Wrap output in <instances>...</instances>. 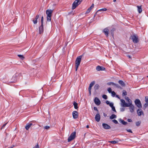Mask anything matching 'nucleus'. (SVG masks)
I'll use <instances>...</instances> for the list:
<instances>
[{"label":"nucleus","mask_w":148,"mask_h":148,"mask_svg":"<svg viewBox=\"0 0 148 148\" xmlns=\"http://www.w3.org/2000/svg\"><path fill=\"white\" fill-rule=\"evenodd\" d=\"M82 1V0H75L73 4L72 9L73 10L75 8L81 3Z\"/></svg>","instance_id":"f257e3e1"},{"label":"nucleus","mask_w":148,"mask_h":148,"mask_svg":"<svg viewBox=\"0 0 148 148\" xmlns=\"http://www.w3.org/2000/svg\"><path fill=\"white\" fill-rule=\"evenodd\" d=\"M76 133L75 132H74L72 133L68 139V141L70 142L72 140L74 139L76 136Z\"/></svg>","instance_id":"f03ea898"},{"label":"nucleus","mask_w":148,"mask_h":148,"mask_svg":"<svg viewBox=\"0 0 148 148\" xmlns=\"http://www.w3.org/2000/svg\"><path fill=\"white\" fill-rule=\"evenodd\" d=\"M134 102L137 107L139 108H142V104L139 99H136L135 100Z\"/></svg>","instance_id":"7ed1b4c3"},{"label":"nucleus","mask_w":148,"mask_h":148,"mask_svg":"<svg viewBox=\"0 0 148 148\" xmlns=\"http://www.w3.org/2000/svg\"><path fill=\"white\" fill-rule=\"evenodd\" d=\"M82 58V56H80L77 58L75 62V65H79L81 62Z\"/></svg>","instance_id":"20e7f679"},{"label":"nucleus","mask_w":148,"mask_h":148,"mask_svg":"<svg viewBox=\"0 0 148 148\" xmlns=\"http://www.w3.org/2000/svg\"><path fill=\"white\" fill-rule=\"evenodd\" d=\"M121 106L123 107H129V106L128 103H127L125 102V101L123 99H121Z\"/></svg>","instance_id":"39448f33"},{"label":"nucleus","mask_w":148,"mask_h":148,"mask_svg":"<svg viewBox=\"0 0 148 148\" xmlns=\"http://www.w3.org/2000/svg\"><path fill=\"white\" fill-rule=\"evenodd\" d=\"M53 10H47L46 11V14L47 16H51Z\"/></svg>","instance_id":"423d86ee"},{"label":"nucleus","mask_w":148,"mask_h":148,"mask_svg":"<svg viewBox=\"0 0 148 148\" xmlns=\"http://www.w3.org/2000/svg\"><path fill=\"white\" fill-rule=\"evenodd\" d=\"M94 101L95 104L97 106H99L101 103V101L97 97L95 98Z\"/></svg>","instance_id":"0eeeda50"},{"label":"nucleus","mask_w":148,"mask_h":148,"mask_svg":"<svg viewBox=\"0 0 148 148\" xmlns=\"http://www.w3.org/2000/svg\"><path fill=\"white\" fill-rule=\"evenodd\" d=\"M129 107V109L130 110V111L132 113L134 112V106L132 104V103L131 104H129L128 105Z\"/></svg>","instance_id":"6e6552de"},{"label":"nucleus","mask_w":148,"mask_h":148,"mask_svg":"<svg viewBox=\"0 0 148 148\" xmlns=\"http://www.w3.org/2000/svg\"><path fill=\"white\" fill-rule=\"evenodd\" d=\"M72 115L74 119H76L78 117V112L76 111H74L72 112Z\"/></svg>","instance_id":"1a4fd4ad"},{"label":"nucleus","mask_w":148,"mask_h":148,"mask_svg":"<svg viewBox=\"0 0 148 148\" xmlns=\"http://www.w3.org/2000/svg\"><path fill=\"white\" fill-rule=\"evenodd\" d=\"M95 120L98 122L100 121V116L99 114V112H98L96 114L95 117Z\"/></svg>","instance_id":"9d476101"},{"label":"nucleus","mask_w":148,"mask_h":148,"mask_svg":"<svg viewBox=\"0 0 148 148\" xmlns=\"http://www.w3.org/2000/svg\"><path fill=\"white\" fill-rule=\"evenodd\" d=\"M109 31V30L106 28L103 29V32L106 36H108Z\"/></svg>","instance_id":"9b49d317"},{"label":"nucleus","mask_w":148,"mask_h":148,"mask_svg":"<svg viewBox=\"0 0 148 148\" xmlns=\"http://www.w3.org/2000/svg\"><path fill=\"white\" fill-rule=\"evenodd\" d=\"M96 69L97 71H99L101 70H104L105 69L103 66H97Z\"/></svg>","instance_id":"f8f14e48"},{"label":"nucleus","mask_w":148,"mask_h":148,"mask_svg":"<svg viewBox=\"0 0 148 148\" xmlns=\"http://www.w3.org/2000/svg\"><path fill=\"white\" fill-rule=\"evenodd\" d=\"M138 109L137 110V112L138 114V115L139 116H140L142 114H143V112L142 111V110L140 109Z\"/></svg>","instance_id":"ddd939ff"},{"label":"nucleus","mask_w":148,"mask_h":148,"mask_svg":"<svg viewBox=\"0 0 148 148\" xmlns=\"http://www.w3.org/2000/svg\"><path fill=\"white\" fill-rule=\"evenodd\" d=\"M102 126L103 127L106 129H110V127L108 125L105 123H103L102 124Z\"/></svg>","instance_id":"4468645a"},{"label":"nucleus","mask_w":148,"mask_h":148,"mask_svg":"<svg viewBox=\"0 0 148 148\" xmlns=\"http://www.w3.org/2000/svg\"><path fill=\"white\" fill-rule=\"evenodd\" d=\"M131 39L132 40L133 42L134 43H137L139 41L138 38H132Z\"/></svg>","instance_id":"2eb2a0df"},{"label":"nucleus","mask_w":148,"mask_h":148,"mask_svg":"<svg viewBox=\"0 0 148 148\" xmlns=\"http://www.w3.org/2000/svg\"><path fill=\"white\" fill-rule=\"evenodd\" d=\"M32 125V124L31 123H29L27 124L25 127V128L27 130H28L29 127Z\"/></svg>","instance_id":"dca6fc26"},{"label":"nucleus","mask_w":148,"mask_h":148,"mask_svg":"<svg viewBox=\"0 0 148 148\" xmlns=\"http://www.w3.org/2000/svg\"><path fill=\"white\" fill-rule=\"evenodd\" d=\"M119 121L120 123H122L123 124L126 125L127 123V122H125L122 119H120L119 120Z\"/></svg>","instance_id":"f3484780"},{"label":"nucleus","mask_w":148,"mask_h":148,"mask_svg":"<svg viewBox=\"0 0 148 148\" xmlns=\"http://www.w3.org/2000/svg\"><path fill=\"white\" fill-rule=\"evenodd\" d=\"M39 17V15H37L36 16V18H35V20L34 19L33 20V21L34 24H36L37 23V20L38 18Z\"/></svg>","instance_id":"a211bd4d"},{"label":"nucleus","mask_w":148,"mask_h":148,"mask_svg":"<svg viewBox=\"0 0 148 148\" xmlns=\"http://www.w3.org/2000/svg\"><path fill=\"white\" fill-rule=\"evenodd\" d=\"M125 99L128 102V103L129 104H131L132 103V100L130 99L128 97H125Z\"/></svg>","instance_id":"6ab92c4d"},{"label":"nucleus","mask_w":148,"mask_h":148,"mask_svg":"<svg viewBox=\"0 0 148 148\" xmlns=\"http://www.w3.org/2000/svg\"><path fill=\"white\" fill-rule=\"evenodd\" d=\"M118 82L122 86H125V83L122 80H119Z\"/></svg>","instance_id":"aec40b11"},{"label":"nucleus","mask_w":148,"mask_h":148,"mask_svg":"<svg viewBox=\"0 0 148 148\" xmlns=\"http://www.w3.org/2000/svg\"><path fill=\"white\" fill-rule=\"evenodd\" d=\"M73 105L74 106V107L75 109H77L78 108V103L75 101L73 102Z\"/></svg>","instance_id":"412c9836"},{"label":"nucleus","mask_w":148,"mask_h":148,"mask_svg":"<svg viewBox=\"0 0 148 148\" xmlns=\"http://www.w3.org/2000/svg\"><path fill=\"white\" fill-rule=\"evenodd\" d=\"M137 7L138 8V11L139 13H140L142 11V10L141 8V6H137Z\"/></svg>","instance_id":"4be33fe9"},{"label":"nucleus","mask_w":148,"mask_h":148,"mask_svg":"<svg viewBox=\"0 0 148 148\" xmlns=\"http://www.w3.org/2000/svg\"><path fill=\"white\" fill-rule=\"evenodd\" d=\"M39 34H41L43 32V27H39Z\"/></svg>","instance_id":"5701e85b"},{"label":"nucleus","mask_w":148,"mask_h":148,"mask_svg":"<svg viewBox=\"0 0 148 148\" xmlns=\"http://www.w3.org/2000/svg\"><path fill=\"white\" fill-rule=\"evenodd\" d=\"M116 118V115L114 114H113L112 115H111L110 118V119H113Z\"/></svg>","instance_id":"b1692460"},{"label":"nucleus","mask_w":148,"mask_h":148,"mask_svg":"<svg viewBox=\"0 0 148 148\" xmlns=\"http://www.w3.org/2000/svg\"><path fill=\"white\" fill-rule=\"evenodd\" d=\"M99 86L98 84H96L94 87V89L95 90H97L99 89Z\"/></svg>","instance_id":"393cba45"},{"label":"nucleus","mask_w":148,"mask_h":148,"mask_svg":"<svg viewBox=\"0 0 148 148\" xmlns=\"http://www.w3.org/2000/svg\"><path fill=\"white\" fill-rule=\"evenodd\" d=\"M115 31V29L114 28H113L110 31V33L111 35V36L113 37L114 36V33L113 32L114 31Z\"/></svg>","instance_id":"a878e982"},{"label":"nucleus","mask_w":148,"mask_h":148,"mask_svg":"<svg viewBox=\"0 0 148 148\" xmlns=\"http://www.w3.org/2000/svg\"><path fill=\"white\" fill-rule=\"evenodd\" d=\"M109 142L110 143L112 144H115L118 143V142L117 141L114 140V141H109Z\"/></svg>","instance_id":"bb28decb"},{"label":"nucleus","mask_w":148,"mask_h":148,"mask_svg":"<svg viewBox=\"0 0 148 148\" xmlns=\"http://www.w3.org/2000/svg\"><path fill=\"white\" fill-rule=\"evenodd\" d=\"M95 83V81H93L89 85V86L92 87L93 86V85H94V84Z\"/></svg>","instance_id":"cd10ccee"},{"label":"nucleus","mask_w":148,"mask_h":148,"mask_svg":"<svg viewBox=\"0 0 148 148\" xmlns=\"http://www.w3.org/2000/svg\"><path fill=\"white\" fill-rule=\"evenodd\" d=\"M18 56L21 59L23 60L24 58V57L23 55H18Z\"/></svg>","instance_id":"c85d7f7f"},{"label":"nucleus","mask_w":148,"mask_h":148,"mask_svg":"<svg viewBox=\"0 0 148 148\" xmlns=\"http://www.w3.org/2000/svg\"><path fill=\"white\" fill-rule=\"evenodd\" d=\"M107 10V9L106 8H102V9H100V10H98V11H97V12H98L99 11H106Z\"/></svg>","instance_id":"c756f323"},{"label":"nucleus","mask_w":148,"mask_h":148,"mask_svg":"<svg viewBox=\"0 0 148 148\" xmlns=\"http://www.w3.org/2000/svg\"><path fill=\"white\" fill-rule=\"evenodd\" d=\"M92 87L89 86L88 88V91L90 95L91 94V90Z\"/></svg>","instance_id":"7c9ffc66"},{"label":"nucleus","mask_w":148,"mask_h":148,"mask_svg":"<svg viewBox=\"0 0 148 148\" xmlns=\"http://www.w3.org/2000/svg\"><path fill=\"white\" fill-rule=\"evenodd\" d=\"M140 123L141 122L140 121H138L136 123V126H139L140 125Z\"/></svg>","instance_id":"2f4dec72"},{"label":"nucleus","mask_w":148,"mask_h":148,"mask_svg":"<svg viewBox=\"0 0 148 148\" xmlns=\"http://www.w3.org/2000/svg\"><path fill=\"white\" fill-rule=\"evenodd\" d=\"M127 95V92L126 90H123V95L126 96Z\"/></svg>","instance_id":"473e14b6"},{"label":"nucleus","mask_w":148,"mask_h":148,"mask_svg":"<svg viewBox=\"0 0 148 148\" xmlns=\"http://www.w3.org/2000/svg\"><path fill=\"white\" fill-rule=\"evenodd\" d=\"M51 16H47V21H50L51 20Z\"/></svg>","instance_id":"72a5a7b5"},{"label":"nucleus","mask_w":148,"mask_h":148,"mask_svg":"<svg viewBox=\"0 0 148 148\" xmlns=\"http://www.w3.org/2000/svg\"><path fill=\"white\" fill-rule=\"evenodd\" d=\"M114 86L116 87V88H121V87L118 84H115Z\"/></svg>","instance_id":"f704fd0d"},{"label":"nucleus","mask_w":148,"mask_h":148,"mask_svg":"<svg viewBox=\"0 0 148 148\" xmlns=\"http://www.w3.org/2000/svg\"><path fill=\"white\" fill-rule=\"evenodd\" d=\"M111 94H112V97H114L115 96V95H116V93L114 91H112L111 92Z\"/></svg>","instance_id":"c9c22d12"},{"label":"nucleus","mask_w":148,"mask_h":148,"mask_svg":"<svg viewBox=\"0 0 148 148\" xmlns=\"http://www.w3.org/2000/svg\"><path fill=\"white\" fill-rule=\"evenodd\" d=\"M148 106V103H145L144 105V108L145 109Z\"/></svg>","instance_id":"e433bc0d"},{"label":"nucleus","mask_w":148,"mask_h":148,"mask_svg":"<svg viewBox=\"0 0 148 148\" xmlns=\"http://www.w3.org/2000/svg\"><path fill=\"white\" fill-rule=\"evenodd\" d=\"M102 97L105 99H107V96L105 95H102Z\"/></svg>","instance_id":"4c0bfd02"},{"label":"nucleus","mask_w":148,"mask_h":148,"mask_svg":"<svg viewBox=\"0 0 148 148\" xmlns=\"http://www.w3.org/2000/svg\"><path fill=\"white\" fill-rule=\"evenodd\" d=\"M112 121L113 122H114L115 124H118V122L116 120H115V119L113 120H112Z\"/></svg>","instance_id":"58836bf2"},{"label":"nucleus","mask_w":148,"mask_h":148,"mask_svg":"<svg viewBox=\"0 0 148 148\" xmlns=\"http://www.w3.org/2000/svg\"><path fill=\"white\" fill-rule=\"evenodd\" d=\"M145 99L146 102L147 103H148V97H145Z\"/></svg>","instance_id":"ea45409f"},{"label":"nucleus","mask_w":148,"mask_h":148,"mask_svg":"<svg viewBox=\"0 0 148 148\" xmlns=\"http://www.w3.org/2000/svg\"><path fill=\"white\" fill-rule=\"evenodd\" d=\"M108 91L109 92V93H111L112 91V90L111 88H109L108 89Z\"/></svg>","instance_id":"a19ab883"},{"label":"nucleus","mask_w":148,"mask_h":148,"mask_svg":"<svg viewBox=\"0 0 148 148\" xmlns=\"http://www.w3.org/2000/svg\"><path fill=\"white\" fill-rule=\"evenodd\" d=\"M50 127L48 126H46L44 127V128L46 130H48L49 129Z\"/></svg>","instance_id":"79ce46f5"},{"label":"nucleus","mask_w":148,"mask_h":148,"mask_svg":"<svg viewBox=\"0 0 148 148\" xmlns=\"http://www.w3.org/2000/svg\"><path fill=\"white\" fill-rule=\"evenodd\" d=\"M138 36L137 34H133L132 36H131L130 37H138Z\"/></svg>","instance_id":"37998d69"},{"label":"nucleus","mask_w":148,"mask_h":148,"mask_svg":"<svg viewBox=\"0 0 148 148\" xmlns=\"http://www.w3.org/2000/svg\"><path fill=\"white\" fill-rule=\"evenodd\" d=\"M109 105L111 107H113V106H114V104H113V103H110L109 104Z\"/></svg>","instance_id":"c03bdc74"},{"label":"nucleus","mask_w":148,"mask_h":148,"mask_svg":"<svg viewBox=\"0 0 148 148\" xmlns=\"http://www.w3.org/2000/svg\"><path fill=\"white\" fill-rule=\"evenodd\" d=\"M111 108H112V110L113 111H114V112H116V110H115V108L113 106V107H112Z\"/></svg>","instance_id":"a18cd8bd"},{"label":"nucleus","mask_w":148,"mask_h":148,"mask_svg":"<svg viewBox=\"0 0 148 148\" xmlns=\"http://www.w3.org/2000/svg\"><path fill=\"white\" fill-rule=\"evenodd\" d=\"M126 130L128 132H130V133H132V131L130 129H129V130L126 129Z\"/></svg>","instance_id":"49530a36"},{"label":"nucleus","mask_w":148,"mask_h":148,"mask_svg":"<svg viewBox=\"0 0 148 148\" xmlns=\"http://www.w3.org/2000/svg\"><path fill=\"white\" fill-rule=\"evenodd\" d=\"M125 108H120L121 111V112H123L125 110Z\"/></svg>","instance_id":"de8ad7c7"},{"label":"nucleus","mask_w":148,"mask_h":148,"mask_svg":"<svg viewBox=\"0 0 148 148\" xmlns=\"http://www.w3.org/2000/svg\"><path fill=\"white\" fill-rule=\"evenodd\" d=\"M79 66V65H75V71H76L77 70L78 68V67Z\"/></svg>","instance_id":"09e8293b"},{"label":"nucleus","mask_w":148,"mask_h":148,"mask_svg":"<svg viewBox=\"0 0 148 148\" xmlns=\"http://www.w3.org/2000/svg\"><path fill=\"white\" fill-rule=\"evenodd\" d=\"M7 123H6L4 124L2 126V127L1 128V129H2L7 124Z\"/></svg>","instance_id":"8fccbe9b"},{"label":"nucleus","mask_w":148,"mask_h":148,"mask_svg":"<svg viewBox=\"0 0 148 148\" xmlns=\"http://www.w3.org/2000/svg\"><path fill=\"white\" fill-rule=\"evenodd\" d=\"M94 109L95 110V111H97L98 112V109H97V107H94Z\"/></svg>","instance_id":"3c124183"},{"label":"nucleus","mask_w":148,"mask_h":148,"mask_svg":"<svg viewBox=\"0 0 148 148\" xmlns=\"http://www.w3.org/2000/svg\"><path fill=\"white\" fill-rule=\"evenodd\" d=\"M106 104L107 105H109V104L110 103V102L108 101H107L106 102Z\"/></svg>","instance_id":"603ef678"},{"label":"nucleus","mask_w":148,"mask_h":148,"mask_svg":"<svg viewBox=\"0 0 148 148\" xmlns=\"http://www.w3.org/2000/svg\"><path fill=\"white\" fill-rule=\"evenodd\" d=\"M127 121L129 122H132V120L130 119H127Z\"/></svg>","instance_id":"864d4df0"},{"label":"nucleus","mask_w":148,"mask_h":148,"mask_svg":"<svg viewBox=\"0 0 148 148\" xmlns=\"http://www.w3.org/2000/svg\"><path fill=\"white\" fill-rule=\"evenodd\" d=\"M94 4L93 3L92 5L90 6V7L92 9L93 8H94Z\"/></svg>","instance_id":"5fc2aeb1"},{"label":"nucleus","mask_w":148,"mask_h":148,"mask_svg":"<svg viewBox=\"0 0 148 148\" xmlns=\"http://www.w3.org/2000/svg\"><path fill=\"white\" fill-rule=\"evenodd\" d=\"M18 75V74H16L12 78H16V77H17Z\"/></svg>","instance_id":"6e6d98bb"},{"label":"nucleus","mask_w":148,"mask_h":148,"mask_svg":"<svg viewBox=\"0 0 148 148\" xmlns=\"http://www.w3.org/2000/svg\"><path fill=\"white\" fill-rule=\"evenodd\" d=\"M90 12V11H89L88 9L86 12V14H87V13H89Z\"/></svg>","instance_id":"4d7b16f0"},{"label":"nucleus","mask_w":148,"mask_h":148,"mask_svg":"<svg viewBox=\"0 0 148 148\" xmlns=\"http://www.w3.org/2000/svg\"><path fill=\"white\" fill-rule=\"evenodd\" d=\"M112 82H110L108 83H107V84H108L109 85H111Z\"/></svg>","instance_id":"13d9d810"},{"label":"nucleus","mask_w":148,"mask_h":148,"mask_svg":"<svg viewBox=\"0 0 148 148\" xmlns=\"http://www.w3.org/2000/svg\"><path fill=\"white\" fill-rule=\"evenodd\" d=\"M14 147V145H12L11 146L9 147L8 148H13Z\"/></svg>","instance_id":"bf43d9fd"},{"label":"nucleus","mask_w":148,"mask_h":148,"mask_svg":"<svg viewBox=\"0 0 148 148\" xmlns=\"http://www.w3.org/2000/svg\"><path fill=\"white\" fill-rule=\"evenodd\" d=\"M97 12H97V11L96 12V13H95V15H94V17H95V16H96V14H97Z\"/></svg>","instance_id":"052dcab7"},{"label":"nucleus","mask_w":148,"mask_h":148,"mask_svg":"<svg viewBox=\"0 0 148 148\" xmlns=\"http://www.w3.org/2000/svg\"><path fill=\"white\" fill-rule=\"evenodd\" d=\"M40 27H43V24H41V25L40 26Z\"/></svg>","instance_id":"680f3d73"},{"label":"nucleus","mask_w":148,"mask_h":148,"mask_svg":"<svg viewBox=\"0 0 148 148\" xmlns=\"http://www.w3.org/2000/svg\"><path fill=\"white\" fill-rule=\"evenodd\" d=\"M115 84V83L112 82L111 85L114 86Z\"/></svg>","instance_id":"e2e57ef3"},{"label":"nucleus","mask_w":148,"mask_h":148,"mask_svg":"<svg viewBox=\"0 0 148 148\" xmlns=\"http://www.w3.org/2000/svg\"><path fill=\"white\" fill-rule=\"evenodd\" d=\"M92 8L90 7L89 8H88V10H89V11H90V10H91Z\"/></svg>","instance_id":"0e129e2a"},{"label":"nucleus","mask_w":148,"mask_h":148,"mask_svg":"<svg viewBox=\"0 0 148 148\" xmlns=\"http://www.w3.org/2000/svg\"><path fill=\"white\" fill-rule=\"evenodd\" d=\"M127 56L128 57H129V58H131V56H130V55H127Z\"/></svg>","instance_id":"69168bd1"},{"label":"nucleus","mask_w":148,"mask_h":148,"mask_svg":"<svg viewBox=\"0 0 148 148\" xmlns=\"http://www.w3.org/2000/svg\"><path fill=\"white\" fill-rule=\"evenodd\" d=\"M41 24H43V20H41Z\"/></svg>","instance_id":"338daca9"},{"label":"nucleus","mask_w":148,"mask_h":148,"mask_svg":"<svg viewBox=\"0 0 148 148\" xmlns=\"http://www.w3.org/2000/svg\"><path fill=\"white\" fill-rule=\"evenodd\" d=\"M146 18L147 20H148V17H147V16H146Z\"/></svg>","instance_id":"774afa93"}]
</instances>
